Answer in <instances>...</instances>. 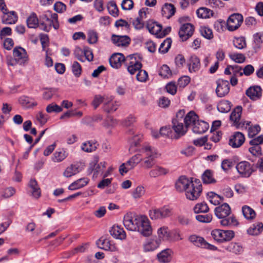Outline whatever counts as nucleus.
Returning a JSON list of instances; mask_svg holds the SVG:
<instances>
[{"mask_svg": "<svg viewBox=\"0 0 263 263\" xmlns=\"http://www.w3.org/2000/svg\"><path fill=\"white\" fill-rule=\"evenodd\" d=\"M263 230V224L261 222H257L252 224L247 230L249 234L252 235H257L261 233Z\"/></svg>", "mask_w": 263, "mask_h": 263, "instance_id": "nucleus-39", "label": "nucleus"}, {"mask_svg": "<svg viewBox=\"0 0 263 263\" xmlns=\"http://www.w3.org/2000/svg\"><path fill=\"white\" fill-rule=\"evenodd\" d=\"M62 108L54 103H51L47 105L46 110L48 113L60 112L62 111Z\"/></svg>", "mask_w": 263, "mask_h": 263, "instance_id": "nucleus-59", "label": "nucleus"}, {"mask_svg": "<svg viewBox=\"0 0 263 263\" xmlns=\"http://www.w3.org/2000/svg\"><path fill=\"white\" fill-rule=\"evenodd\" d=\"M243 18L241 14L235 13L232 14L227 21V27L229 31L237 29L243 22Z\"/></svg>", "mask_w": 263, "mask_h": 263, "instance_id": "nucleus-10", "label": "nucleus"}, {"mask_svg": "<svg viewBox=\"0 0 263 263\" xmlns=\"http://www.w3.org/2000/svg\"><path fill=\"white\" fill-rule=\"evenodd\" d=\"M145 193V190L142 186H138L133 192V197L135 198H139L142 197Z\"/></svg>", "mask_w": 263, "mask_h": 263, "instance_id": "nucleus-64", "label": "nucleus"}, {"mask_svg": "<svg viewBox=\"0 0 263 263\" xmlns=\"http://www.w3.org/2000/svg\"><path fill=\"white\" fill-rule=\"evenodd\" d=\"M162 14L167 18H170L175 14L176 8L172 4H165L161 10Z\"/></svg>", "mask_w": 263, "mask_h": 263, "instance_id": "nucleus-33", "label": "nucleus"}, {"mask_svg": "<svg viewBox=\"0 0 263 263\" xmlns=\"http://www.w3.org/2000/svg\"><path fill=\"white\" fill-rule=\"evenodd\" d=\"M3 15L1 17L2 23L6 25L14 24L16 23L18 16L16 13L14 11H9L7 7L6 11L1 10Z\"/></svg>", "mask_w": 263, "mask_h": 263, "instance_id": "nucleus-15", "label": "nucleus"}, {"mask_svg": "<svg viewBox=\"0 0 263 263\" xmlns=\"http://www.w3.org/2000/svg\"><path fill=\"white\" fill-rule=\"evenodd\" d=\"M242 212L244 217L247 219H253L256 216V213L254 210L248 205H244L242 207Z\"/></svg>", "mask_w": 263, "mask_h": 263, "instance_id": "nucleus-45", "label": "nucleus"}, {"mask_svg": "<svg viewBox=\"0 0 263 263\" xmlns=\"http://www.w3.org/2000/svg\"><path fill=\"white\" fill-rule=\"evenodd\" d=\"M80 172L79 167L76 164H71L67 167L63 172V176L65 177H70Z\"/></svg>", "mask_w": 263, "mask_h": 263, "instance_id": "nucleus-43", "label": "nucleus"}, {"mask_svg": "<svg viewBox=\"0 0 263 263\" xmlns=\"http://www.w3.org/2000/svg\"><path fill=\"white\" fill-rule=\"evenodd\" d=\"M187 66L190 72H195L200 68L199 59L196 55H192L189 60Z\"/></svg>", "mask_w": 263, "mask_h": 263, "instance_id": "nucleus-29", "label": "nucleus"}, {"mask_svg": "<svg viewBox=\"0 0 263 263\" xmlns=\"http://www.w3.org/2000/svg\"><path fill=\"white\" fill-rule=\"evenodd\" d=\"M213 238L218 242L231 240L234 236V233L231 230H221L215 229L212 231Z\"/></svg>", "mask_w": 263, "mask_h": 263, "instance_id": "nucleus-8", "label": "nucleus"}, {"mask_svg": "<svg viewBox=\"0 0 263 263\" xmlns=\"http://www.w3.org/2000/svg\"><path fill=\"white\" fill-rule=\"evenodd\" d=\"M139 216H133L132 213L126 214L123 218V224L125 228L132 231H136Z\"/></svg>", "mask_w": 263, "mask_h": 263, "instance_id": "nucleus-11", "label": "nucleus"}, {"mask_svg": "<svg viewBox=\"0 0 263 263\" xmlns=\"http://www.w3.org/2000/svg\"><path fill=\"white\" fill-rule=\"evenodd\" d=\"M214 212L216 217L221 219L220 223L222 226L231 227L238 225V222L233 215L228 217L231 214V210L228 203H224L216 207Z\"/></svg>", "mask_w": 263, "mask_h": 263, "instance_id": "nucleus-1", "label": "nucleus"}, {"mask_svg": "<svg viewBox=\"0 0 263 263\" xmlns=\"http://www.w3.org/2000/svg\"><path fill=\"white\" fill-rule=\"evenodd\" d=\"M157 235L158 236L157 239H159L160 241L161 239L167 240L171 236L168 227L165 226L162 227L158 229Z\"/></svg>", "mask_w": 263, "mask_h": 263, "instance_id": "nucleus-46", "label": "nucleus"}, {"mask_svg": "<svg viewBox=\"0 0 263 263\" xmlns=\"http://www.w3.org/2000/svg\"><path fill=\"white\" fill-rule=\"evenodd\" d=\"M173 214L172 209L167 205L154 208L149 211V216L152 220L163 219Z\"/></svg>", "mask_w": 263, "mask_h": 263, "instance_id": "nucleus-5", "label": "nucleus"}, {"mask_svg": "<svg viewBox=\"0 0 263 263\" xmlns=\"http://www.w3.org/2000/svg\"><path fill=\"white\" fill-rule=\"evenodd\" d=\"M148 78V73L145 70L140 69L136 75L137 80L141 82H145Z\"/></svg>", "mask_w": 263, "mask_h": 263, "instance_id": "nucleus-61", "label": "nucleus"}, {"mask_svg": "<svg viewBox=\"0 0 263 263\" xmlns=\"http://www.w3.org/2000/svg\"><path fill=\"white\" fill-rule=\"evenodd\" d=\"M13 56L20 65L24 64L28 60L26 50L21 47H16L13 49Z\"/></svg>", "mask_w": 263, "mask_h": 263, "instance_id": "nucleus-18", "label": "nucleus"}, {"mask_svg": "<svg viewBox=\"0 0 263 263\" xmlns=\"http://www.w3.org/2000/svg\"><path fill=\"white\" fill-rule=\"evenodd\" d=\"M27 26L30 28H36L38 26L40 27V23L36 15L32 13L27 19Z\"/></svg>", "mask_w": 263, "mask_h": 263, "instance_id": "nucleus-44", "label": "nucleus"}, {"mask_svg": "<svg viewBox=\"0 0 263 263\" xmlns=\"http://www.w3.org/2000/svg\"><path fill=\"white\" fill-rule=\"evenodd\" d=\"M112 43L118 47L127 46L130 43V39L127 35H117L112 34L111 36Z\"/></svg>", "mask_w": 263, "mask_h": 263, "instance_id": "nucleus-24", "label": "nucleus"}, {"mask_svg": "<svg viewBox=\"0 0 263 263\" xmlns=\"http://www.w3.org/2000/svg\"><path fill=\"white\" fill-rule=\"evenodd\" d=\"M224 248L227 251L236 254H240L243 251L242 247L236 242H231L225 246Z\"/></svg>", "mask_w": 263, "mask_h": 263, "instance_id": "nucleus-41", "label": "nucleus"}, {"mask_svg": "<svg viewBox=\"0 0 263 263\" xmlns=\"http://www.w3.org/2000/svg\"><path fill=\"white\" fill-rule=\"evenodd\" d=\"M99 144L96 141H88L82 143L81 149L85 152L91 153L96 150Z\"/></svg>", "mask_w": 263, "mask_h": 263, "instance_id": "nucleus-35", "label": "nucleus"}, {"mask_svg": "<svg viewBox=\"0 0 263 263\" xmlns=\"http://www.w3.org/2000/svg\"><path fill=\"white\" fill-rule=\"evenodd\" d=\"M217 107L221 112H228L231 110V102L227 100H222L218 104Z\"/></svg>", "mask_w": 263, "mask_h": 263, "instance_id": "nucleus-47", "label": "nucleus"}, {"mask_svg": "<svg viewBox=\"0 0 263 263\" xmlns=\"http://www.w3.org/2000/svg\"><path fill=\"white\" fill-rule=\"evenodd\" d=\"M245 136L240 132H235L229 140V144L234 148L240 147L245 142Z\"/></svg>", "mask_w": 263, "mask_h": 263, "instance_id": "nucleus-22", "label": "nucleus"}, {"mask_svg": "<svg viewBox=\"0 0 263 263\" xmlns=\"http://www.w3.org/2000/svg\"><path fill=\"white\" fill-rule=\"evenodd\" d=\"M136 166L131 160H128L126 163H122L119 167V172L121 175H124L129 170L133 169Z\"/></svg>", "mask_w": 263, "mask_h": 263, "instance_id": "nucleus-40", "label": "nucleus"}, {"mask_svg": "<svg viewBox=\"0 0 263 263\" xmlns=\"http://www.w3.org/2000/svg\"><path fill=\"white\" fill-rule=\"evenodd\" d=\"M254 48L259 49L263 42V35L260 33H256L254 35Z\"/></svg>", "mask_w": 263, "mask_h": 263, "instance_id": "nucleus-62", "label": "nucleus"}, {"mask_svg": "<svg viewBox=\"0 0 263 263\" xmlns=\"http://www.w3.org/2000/svg\"><path fill=\"white\" fill-rule=\"evenodd\" d=\"M182 120L185 126L188 128L190 126L192 127L194 123H196L197 121H199V117L194 111H190Z\"/></svg>", "mask_w": 263, "mask_h": 263, "instance_id": "nucleus-28", "label": "nucleus"}, {"mask_svg": "<svg viewBox=\"0 0 263 263\" xmlns=\"http://www.w3.org/2000/svg\"><path fill=\"white\" fill-rule=\"evenodd\" d=\"M29 186L31 189V192L32 197L35 199L39 198L41 195V191L36 180L31 179L29 182Z\"/></svg>", "mask_w": 263, "mask_h": 263, "instance_id": "nucleus-34", "label": "nucleus"}, {"mask_svg": "<svg viewBox=\"0 0 263 263\" xmlns=\"http://www.w3.org/2000/svg\"><path fill=\"white\" fill-rule=\"evenodd\" d=\"M126 57L125 58L122 53H116L113 54L109 59L110 66L115 69L119 68L122 63L126 65Z\"/></svg>", "mask_w": 263, "mask_h": 263, "instance_id": "nucleus-20", "label": "nucleus"}, {"mask_svg": "<svg viewBox=\"0 0 263 263\" xmlns=\"http://www.w3.org/2000/svg\"><path fill=\"white\" fill-rule=\"evenodd\" d=\"M189 240L198 247L211 250H216L217 249L215 246L208 243L203 237L196 235H191L189 238Z\"/></svg>", "mask_w": 263, "mask_h": 263, "instance_id": "nucleus-12", "label": "nucleus"}, {"mask_svg": "<svg viewBox=\"0 0 263 263\" xmlns=\"http://www.w3.org/2000/svg\"><path fill=\"white\" fill-rule=\"evenodd\" d=\"M246 95L250 99L256 101L261 98L262 96V89L257 85L250 87L246 91Z\"/></svg>", "mask_w": 263, "mask_h": 263, "instance_id": "nucleus-21", "label": "nucleus"}, {"mask_svg": "<svg viewBox=\"0 0 263 263\" xmlns=\"http://www.w3.org/2000/svg\"><path fill=\"white\" fill-rule=\"evenodd\" d=\"M194 180V178L189 179L185 176H181L176 182L175 187L176 190L179 192L183 191L185 192Z\"/></svg>", "mask_w": 263, "mask_h": 263, "instance_id": "nucleus-19", "label": "nucleus"}, {"mask_svg": "<svg viewBox=\"0 0 263 263\" xmlns=\"http://www.w3.org/2000/svg\"><path fill=\"white\" fill-rule=\"evenodd\" d=\"M202 185L199 180L194 179L185 192L186 198L190 200H197L202 193Z\"/></svg>", "mask_w": 263, "mask_h": 263, "instance_id": "nucleus-6", "label": "nucleus"}, {"mask_svg": "<svg viewBox=\"0 0 263 263\" xmlns=\"http://www.w3.org/2000/svg\"><path fill=\"white\" fill-rule=\"evenodd\" d=\"M41 22L40 28L46 32H49L52 26L55 29L59 27L58 20V15L56 13L51 14V18H49L47 14H43L40 16Z\"/></svg>", "mask_w": 263, "mask_h": 263, "instance_id": "nucleus-4", "label": "nucleus"}, {"mask_svg": "<svg viewBox=\"0 0 263 263\" xmlns=\"http://www.w3.org/2000/svg\"><path fill=\"white\" fill-rule=\"evenodd\" d=\"M146 27L151 34L159 37L161 30L162 29L161 25L152 20H149L146 23Z\"/></svg>", "mask_w": 263, "mask_h": 263, "instance_id": "nucleus-27", "label": "nucleus"}, {"mask_svg": "<svg viewBox=\"0 0 263 263\" xmlns=\"http://www.w3.org/2000/svg\"><path fill=\"white\" fill-rule=\"evenodd\" d=\"M207 196L210 203L215 205L220 204V202L223 201V197L213 192L208 193Z\"/></svg>", "mask_w": 263, "mask_h": 263, "instance_id": "nucleus-42", "label": "nucleus"}, {"mask_svg": "<svg viewBox=\"0 0 263 263\" xmlns=\"http://www.w3.org/2000/svg\"><path fill=\"white\" fill-rule=\"evenodd\" d=\"M199 30L201 35L205 39L208 40L213 39V32L209 27L206 26H201L200 27Z\"/></svg>", "mask_w": 263, "mask_h": 263, "instance_id": "nucleus-54", "label": "nucleus"}, {"mask_svg": "<svg viewBox=\"0 0 263 263\" xmlns=\"http://www.w3.org/2000/svg\"><path fill=\"white\" fill-rule=\"evenodd\" d=\"M126 66L127 67L128 71L134 74L137 71H139L142 68L141 63L136 60L134 55H129L126 57Z\"/></svg>", "mask_w": 263, "mask_h": 263, "instance_id": "nucleus-9", "label": "nucleus"}, {"mask_svg": "<svg viewBox=\"0 0 263 263\" xmlns=\"http://www.w3.org/2000/svg\"><path fill=\"white\" fill-rule=\"evenodd\" d=\"M209 208L205 202H201L197 204L194 208L195 213H206L209 211Z\"/></svg>", "mask_w": 263, "mask_h": 263, "instance_id": "nucleus-56", "label": "nucleus"}, {"mask_svg": "<svg viewBox=\"0 0 263 263\" xmlns=\"http://www.w3.org/2000/svg\"><path fill=\"white\" fill-rule=\"evenodd\" d=\"M89 182V179L87 178H83L79 179L71 184L68 186V189L70 190H76L86 185Z\"/></svg>", "mask_w": 263, "mask_h": 263, "instance_id": "nucleus-36", "label": "nucleus"}, {"mask_svg": "<svg viewBox=\"0 0 263 263\" xmlns=\"http://www.w3.org/2000/svg\"><path fill=\"white\" fill-rule=\"evenodd\" d=\"M172 44V40L171 38L166 39L160 45L159 48V52L161 53H165L167 52L171 47Z\"/></svg>", "mask_w": 263, "mask_h": 263, "instance_id": "nucleus-51", "label": "nucleus"}, {"mask_svg": "<svg viewBox=\"0 0 263 263\" xmlns=\"http://www.w3.org/2000/svg\"><path fill=\"white\" fill-rule=\"evenodd\" d=\"M234 46L239 49H242L246 47L247 44L245 37H236L233 40Z\"/></svg>", "mask_w": 263, "mask_h": 263, "instance_id": "nucleus-53", "label": "nucleus"}, {"mask_svg": "<svg viewBox=\"0 0 263 263\" xmlns=\"http://www.w3.org/2000/svg\"><path fill=\"white\" fill-rule=\"evenodd\" d=\"M105 98L101 95L95 96L91 102V105L93 106L94 109H97L98 107L104 101Z\"/></svg>", "mask_w": 263, "mask_h": 263, "instance_id": "nucleus-63", "label": "nucleus"}, {"mask_svg": "<svg viewBox=\"0 0 263 263\" xmlns=\"http://www.w3.org/2000/svg\"><path fill=\"white\" fill-rule=\"evenodd\" d=\"M196 13L198 17L202 18H206L212 15L213 12L210 9L202 7L197 10Z\"/></svg>", "mask_w": 263, "mask_h": 263, "instance_id": "nucleus-48", "label": "nucleus"}, {"mask_svg": "<svg viewBox=\"0 0 263 263\" xmlns=\"http://www.w3.org/2000/svg\"><path fill=\"white\" fill-rule=\"evenodd\" d=\"M20 103L24 107H31L37 105L36 102L31 101V99L26 96H23L19 99Z\"/></svg>", "mask_w": 263, "mask_h": 263, "instance_id": "nucleus-52", "label": "nucleus"}, {"mask_svg": "<svg viewBox=\"0 0 263 263\" xmlns=\"http://www.w3.org/2000/svg\"><path fill=\"white\" fill-rule=\"evenodd\" d=\"M238 173L242 177H249L253 172L251 164L247 161L239 162L236 166Z\"/></svg>", "mask_w": 263, "mask_h": 263, "instance_id": "nucleus-13", "label": "nucleus"}, {"mask_svg": "<svg viewBox=\"0 0 263 263\" xmlns=\"http://www.w3.org/2000/svg\"><path fill=\"white\" fill-rule=\"evenodd\" d=\"M97 245L99 248L106 251L116 252L118 251L117 246L112 243L109 240L101 238L97 241Z\"/></svg>", "mask_w": 263, "mask_h": 263, "instance_id": "nucleus-23", "label": "nucleus"}, {"mask_svg": "<svg viewBox=\"0 0 263 263\" xmlns=\"http://www.w3.org/2000/svg\"><path fill=\"white\" fill-rule=\"evenodd\" d=\"M194 31V26L191 23L182 25L179 31V35L182 41H185L192 36Z\"/></svg>", "mask_w": 263, "mask_h": 263, "instance_id": "nucleus-14", "label": "nucleus"}, {"mask_svg": "<svg viewBox=\"0 0 263 263\" xmlns=\"http://www.w3.org/2000/svg\"><path fill=\"white\" fill-rule=\"evenodd\" d=\"M173 254V251L171 249H166L157 254V259L161 263H169L172 260Z\"/></svg>", "mask_w": 263, "mask_h": 263, "instance_id": "nucleus-25", "label": "nucleus"}, {"mask_svg": "<svg viewBox=\"0 0 263 263\" xmlns=\"http://www.w3.org/2000/svg\"><path fill=\"white\" fill-rule=\"evenodd\" d=\"M141 153L144 155L143 166L146 168H149L154 166L155 160L160 155L155 148L148 145L142 147Z\"/></svg>", "mask_w": 263, "mask_h": 263, "instance_id": "nucleus-2", "label": "nucleus"}, {"mask_svg": "<svg viewBox=\"0 0 263 263\" xmlns=\"http://www.w3.org/2000/svg\"><path fill=\"white\" fill-rule=\"evenodd\" d=\"M209 127L208 123L199 120L196 123H194V125L192 127V130L194 133L201 134L205 133Z\"/></svg>", "mask_w": 263, "mask_h": 263, "instance_id": "nucleus-30", "label": "nucleus"}, {"mask_svg": "<svg viewBox=\"0 0 263 263\" xmlns=\"http://www.w3.org/2000/svg\"><path fill=\"white\" fill-rule=\"evenodd\" d=\"M184 110H179L176 115V118L172 120V128L175 133L174 138L179 139L180 137L185 135L187 130V128L184 126L183 124L182 117L184 115Z\"/></svg>", "mask_w": 263, "mask_h": 263, "instance_id": "nucleus-3", "label": "nucleus"}, {"mask_svg": "<svg viewBox=\"0 0 263 263\" xmlns=\"http://www.w3.org/2000/svg\"><path fill=\"white\" fill-rule=\"evenodd\" d=\"M98 158H95L89 164L88 172L89 173H91L92 172H94L93 175V178H97L98 175L100 173L102 172L106 166L105 162H101L98 163Z\"/></svg>", "mask_w": 263, "mask_h": 263, "instance_id": "nucleus-17", "label": "nucleus"}, {"mask_svg": "<svg viewBox=\"0 0 263 263\" xmlns=\"http://www.w3.org/2000/svg\"><path fill=\"white\" fill-rule=\"evenodd\" d=\"M216 93L218 97H223L228 94L230 85L228 81L219 79L216 82Z\"/></svg>", "mask_w": 263, "mask_h": 263, "instance_id": "nucleus-16", "label": "nucleus"}, {"mask_svg": "<svg viewBox=\"0 0 263 263\" xmlns=\"http://www.w3.org/2000/svg\"><path fill=\"white\" fill-rule=\"evenodd\" d=\"M142 236L147 237L152 234V228L148 219L144 216H139L137 231Z\"/></svg>", "mask_w": 263, "mask_h": 263, "instance_id": "nucleus-7", "label": "nucleus"}, {"mask_svg": "<svg viewBox=\"0 0 263 263\" xmlns=\"http://www.w3.org/2000/svg\"><path fill=\"white\" fill-rule=\"evenodd\" d=\"M72 71L76 77H79L81 74L82 67L80 64L77 61L73 62L72 66Z\"/></svg>", "mask_w": 263, "mask_h": 263, "instance_id": "nucleus-60", "label": "nucleus"}, {"mask_svg": "<svg viewBox=\"0 0 263 263\" xmlns=\"http://www.w3.org/2000/svg\"><path fill=\"white\" fill-rule=\"evenodd\" d=\"M68 156V153L64 148L59 149L55 151L52 157V161L55 162H60L63 161Z\"/></svg>", "mask_w": 263, "mask_h": 263, "instance_id": "nucleus-37", "label": "nucleus"}, {"mask_svg": "<svg viewBox=\"0 0 263 263\" xmlns=\"http://www.w3.org/2000/svg\"><path fill=\"white\" fill-rule=\"evenodd\" d=\"M242 107L238 106L234 109L230 115V120L233 122L235 125H238L239 122Z\"/></svg>", "mask_w": 263, "mask_h": 263, "instance_id": "nucleus-38", "label": "nucleus"}, {"mask_svg": "<svg viewBox=\"0 0 263 263\" xmlns=\"http://www.w3.org/2000/svg\"><path fill=\"white\" fill-rule=\"evenodd\" d=\"M109 232L111 235L117 239L123 240L126 238V233L123 229L118 226H114Z\"/></svg>", "mask_w": 263, "mask_h": 263, "instance_id": "nucleus-32", "label": "nucleus"}, {"mask_svg": "<svg viewBox=\"0 0 263 263\" xmlns=\"http://www.w3.org/2000/svg\"><path fill=\"white\" fill-rule=\"evenodd\" d=\"M112 100V99L111 97L106 99L103 106V109L105 112H111L117 109L119 106L118 103Z\"/></svg>", "mask_w": 263, "mask_h": 263, "instance_id": "nucleus-31", "label": "nucleus"}, {"mask_svg": "<svg viewBox=\"0 0 263 263\" xmlns=\"http://www.w3.org/2000/svg\"><path fill=\"white\" fill-rule=\"evenodd\" d=\"M107 8L110 15L115 17L118 15L119 10L115 2H109L107 4Z\"/></svg>", "mask_w": 263, "mask_h": 263, "instance_id": "nucleus-55", "label": "nucleus"}, {"mask_svg": "<svg viewBox=\"0 0 263 263\" xmlns=\"http://www.w3.org/2000/svg\"><path fill=\"white\" fill-rule=\"evenodd\" d=\"M229 57L231 60L236 63H242L245 62L246 58L242 53H232L229 54Z\"/></svg>", "mask_w": 263, "mask_h": 263, "instance_id": "nucleus-58", "label": "nucleus"}, {"mask_svg": "<svg viewBox=\"0 0 263 263\" xmlns=\"http://www.w3.org/2000/svg\"><path fill=\"white\" fill-rule=\"evenodd\" d=\"M88 42L90 44H96L98 42V34L94 30H89L87 33Z\"/></svg>", "mask_w": 263, "mask_h": 263, "instance_id": "nucleus-57", "label": "nucleus"}, {"mask_svg": "<svg viewBox=\"0 0 263 263\" xmlns=\"http://www.w3.org/2000/svg\"><path fill=\"white\" fill-rule=\"evenodd\" d=\"M167 173L168 171L166 169L162 167L157 166L152 170L149 172V175L152 177H156L161 175H165Z\"/></svg>", "mask_w": 263, "mask_h": 263, "instance_id": "nucleus-49", "label": "nucleus"}, {"mask_svg": "<svg viewBox=\"0 0 263 263\" xmlns=\"http://www.w3.org/2000/svg\"><path fill=\"white\" fill-rule=\"evenodd\" d=\"M203 182L205 184L213 183L216 182V180L213 178V174L210 170H207L202 176Z\"/></svg>", "mask_w": 263, "mask_h": 263, "instance_id": "nucleus-50", "label": "nucleus"}, {"mask_svg": "<svg viewBox=\"0 0 263 263\" xmlns=\"http://www.w3.org/2000/svg\"><path fill=\"white\" fill-rule=\"evenodd\" d=\"M160 244L159 239L155 238L147 239L143 245V251L144 252L153 251L159 247Z\"/></svg>", "mask_w": 263, "mask_h": 263, "instance_id": "nucleus-26", "label": "nucleus"}]
</instances>
